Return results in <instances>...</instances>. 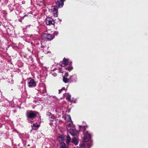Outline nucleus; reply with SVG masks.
<instances>
[{
  "label": "nucleus",
  "mask_w": 148,
  "mask_h": 148,
  "mask_svg": "<svg viewBox=\"0 0 148 148\" xmlns=\"http://www.w3.org/2000/svg\"><path fill=\"white\" fill-rule=\"evenodd\" d=\"M38 113V112L36 111L32 110H28L26 113V115L28 119L33 120L36 118L37 114Z\"/></svg>",
  "instance_id": "obj_1"
},
{
  "label": "nucleus",
  "mask_w": 148,
  "mask_h": 148,
  "mask_svg": "<svg viewBox=\"0 0 148 148\" xmlns=\"http://www.w3.org/2000/svg\"><path fill=\"white\" fill-rule=\"evenodd\" d=\"M54 38L53 34H51L47 33H45L42 34L41 36V38L42 40L46 41H51Z\"/></svg>",
  "instance_id": "obj_2"
},
{
  "label": "nucleus",
  "mask_w": 148,
  "mask_h": 148,
  "mask_svg": "<svg viewBox=\"0 0 148 148\" xmlns=\"http://www.w3.org/2000/svg\"><path fill=\"white\" fill-rule=\"evenodd\" d=\"M27 79L29 80L28 83V86L29 87L33 88L36 86V82L33 79L29 77Z\"/></svg>",
  "instance_id": "obj_3"
},
{
  "label": "nucleus",
  "mask_w": 148,
  "mask_h": 148,
  "mask_svg": "<svg viewBox=\"0 0 148 148\" xmlns=\"http://www.w3.org/2000/svg\"><path fill=\"white\" fill-rule=\"evenodd\" d=\"M65 0H55L56 5L58 8L62 7L64 5V2Z\"/></svg>",
  "instance_id": "obj_4"
},
{
  "label": "nucleus",
  "mask_w": 148,
  "mask_h": 148,
  "mask_svg": "<svg viewBox=\"0 0 148 148\" xmlns=\"http://www.w3.org/2000/svg\"><path fill=\"white\" fill-rule=\"evenodd\" d=\"M58 7L56 6H52L51 8V11L53 12V14L54 17H57L58 16Z\"/></svg>",
  "instance_id": "obj_5"
},
{
  "label": "nucleus",
  "mask_w": 148,
  "mask_h": 148,
  "mask_svg": "<svg viewBox=\"0 0 148 148\" xmlns=\"http://www.w3.org/2000/svg\"><path fill=\"white\" fill-rule=\"evenodd\" d=\"M77 78L76 74H73L71 75L69 78V82H76L77 81Z\"/></svg>",
  "instance_id": "obj_6"
},
{
  "label": "nucleus",
  "mask_w": 148,
  "mask_h": 148,
  "mask_svg": "<svg viewBox=\"0 0 148 148\" xmlns=\"http://www.w3.org/2000/svg\"><path fill=\"white\" fill-rule=\"evenodd\" d=\"M89 148L90 145L86 142H83L81 143L79 145V147L77 148Z\"/></svg>",
  "instance_id": "obj_7"
},
{
  "label": "nucleus",
  "mask_w": 148,
  "mask_h": 148,
  "mask_svg": "<svg viewBox=\"0 0 148 148\" xmlns=\"http://www.w3.org/2000/svg\"><path fill=\"white\" fill-rule=\"evenodd\" d=\"M46 23L47 25H54V21L51 18L49 17L47 18L46 19Z\"/></svg>",
  "instance_id": "obj_8"
},
{
  "label": "nucleus",
  "mask_w": 148,
  "mask_h": 148,
  "mask_svg": "<svg viewBox=\"0 0 148 148\" xmlns=\"http://www.w3.org/2000/svg\"><path fill=\"white\" fill-rule=\"evenodd\" d=\"M69 59L65 58H64L63 61L61 62V65L62 67H65L69 63Z\"/></svg>",
  "instance_id": "obj_9"
},
{
  "label": "nucleus",
  "mask_w": 148,
  "mask_h": 148,
  "mask_svg": "<svg viewBox=\"0 0 148 148\" xmlns=\"http://www.w3.org/2000/svg\"><path fill=\"white\" fill-rule=\"evenodd\" d=\"M46 115L49 116V120L53 122L54 119V115L52 114L49 112H47Z\"/></svg>",
  "instance_id": "obj_10"
},
{
  "label": "nucleus",
  "mask_w": 148,
  "mask_h": 148,
  "mask_svg": "<svg viewBox=\"0 0 148 148\" xmlns=\"http://www.w3.org/2000/svg\"><path fill=\"white\" fill-rule=\"evenodd\" d=\"M84 139L85 140H87V141L89 140L91 138V136L90 134L88 133V131H86L84 133Z\"/></svg>",
  "instance_id": "obj_11"
},
{
  "label": "nucleus",
  "mask_w": 148,
  "mask_h": 148,
  "mask_svg": "<svg viewBox=\"0 0 148 148\" xmlns=\"http://www.w3.org/2000/svg\"><path fill=\"white\" fill-rule=\"evenodd\" d=\"M78 132L76 130L73 129H71L69 130V133L73 136L76 135Z\"/></svg>",
  "instance_id": "obj_12"
},
{
  "label": "nucleus",
  "mask_w": 148,
  "mask_h": 148,
  "mask_svg": "<svg viewBox=\"0 0 148 148\" xmlns=\"http://www.w3.org/2000/svg\"><path fill=\"white\" fill-rule=\"evenodd\" d=\"M72 142L75 145H76L78 144V141L75 137H73L72 139Z\"/></svg>",
  "instance_id": "obj_13"
},
{
  "label": "nucleus",
  "mask_w": 148,
  "mask_h": 148,
  "mask_svg": "<svg viewBox=\"0 0 148 148\" xmlns=\"http://www.w3.org/2000/svg\"><path fill=\"white\" fill-rule=\"evenodd\" d=\"M40 127V125L34 123L32 126V129L37 130Z\"/></svg>",
  "instance_id": "obj_14"
},
{
  "label": "nucleus",
  "mask_w": 148,
  "mask_h": 148,
  "mask_svg": "<svg viewBox=\"0 0 148 148\" xmlns=\"http://www.w3.org/2000/svg\"><path fill=\"white\" fill-rule=\"evenodd\" d=\"M73 69V67L71 65H70L69 66L65 68V69L68 70L69 72H70Z\"/></svg>",
  "instance_id": "obj_15"
},
{
  "label": "nucleus",
  "mask_w": 148,
  "mask_h": 148,
  "mask_svg": "<svg viewBox=\"0 0 148 148\" xmlns=\"http://www.w3.org/2000/svg\"><path fill=\"white\" fill-rule=\"evenodd\" d=\"M66 143L67 144H69L71 140V138L69 135H68L66 136Z\"/></svg>",
  "instance_id": "obj_16"
},
{
  "label": "nucleus",
  "mask_w": 148,
  "mask_h": 148,
  "mask_svg": "<svg viewBox=\"0 0 148 148\" xmlns=\"http://www.w3.org/2000/svg\"><path fill=\"white\" fill-rule=\"evenodd\" d=\"M66 144L64 142H61L60 148H66Z\"/></svg>",
  "instance_id": "obj_17"
},
{
  "label": "nucleus",
  "mask_w": 148,
  "mask_h": 148,
  "mask_svg": "<svg viewBox=\"0 0 148 148\" xmlns=\"http://www.w3.org/2000/svg\"><path fill=\"white\" fill-rule=\"evenodd\" d=\"M64 138V136H63L61 135L58 137V139L59 141H63Z\"/></svg>",
  "instance_id": "obj_18"
},
{
  "label": "nucleus",
  "mask_w": 148,
  "mask_h": 148,
  "mask_svg": "<svg viewBox=\"0 0 148 148\" xmlns=\"http://www.w3.org/2000/svg\"><path fill=\"white\" fill-rule=\"evenodd\" d=\"M63 81L64 83H66L68 81H69V79H67L66 77H63Z\"/></svg>",
  "instance_id": "obj_19"
},
{
  "label": "nucleus",
  "mask_w": 148,
  "mask_h": 148,
  "mask_svg": "<svg viewBox=\"0 0 148 148\" xmlns=\"http://www.w3.org/2000/svg\"><path fill=\"white\" fill-rule=\"evenodd\" d=\"M66 121L68 122H70L71 121V118L70 116H68V118L67 119L66 118Z\"/></svg>",
  "instance_id": "obj_20"
},
{
  "label": "nucleus",
  "mask_w": 148,
  "mask_h": 148,
  "mask_svg": "<svg viewBox=\"0 0 148 148\" xmlns=\"http://www.w3.org/2000/svg\"><path fill=\"white\" fill-rule=\"evenodd\" d=\"M66 99L69 101H70L71 99V96L69 95H68L66 97Z\"/></svg>",
  "instance_id": "obj_21"
},
{
  "label": "nucleus",
  "mask_w": 148,
  "mask_h": 148,
  "mask_svg": "<svg viewBox=\"0 0 148 148\" xmlns=\"http://www.w3.org/2000/svg\"><path fill=\"white\" fill-rule=\"evenodd\" d=\"M69 75V74L68 73H66L65 74L64 76V77H67Z\"/></svg>",
  "instance_id": "obj_22"
},
{
  "label": "nucleus",
  "mask_w": 148,
  "mask_h": 148,
  "mask_svg": "<svg viewBox=\"0 0 148 148\" xmlns=\"http://www.w3.org/2000/svg\"><path fill=\"white\" fill-rule=\"evenodd\" d=\"M71 125L72 124L71 123H69L68 125V126L69 127H71Z\"/></svg>",
  "instance_id": "obj_23"
},
{
  "label": "nucleus",
  "mask_w": 148,
  "mask_h": 148,
  "mask_svg": "<svg viewBox=\"0 0 148 148\" xmlns=\"http://www.w3.org/2000/svg\"><path fill=\"white\" fill-rule=\"evenodd\" d=\"M28 16V14H27L24 15L23 16V18H24L25 17H26V16Z\"/></svg>",
  "instance_id": "obj_24"
},
{
  "label": "nucleus",
  "mask_w": 148,
  "mask_h": 148,
  "mask_svg": "<svg viewBox=\"0 0 148 148\" xmlns=\"http://www.w3.org/2000/svg\"><path fill=\"white\" fill-rule=\"evenodd\" d=\"M62 89H60L59 90V93H60L62 91Z\"/></svg>",
  "instance_id": "obj_25"
},
{
  "label": "nucleus",
  "mask_w": 148,
  "mask_h": 148,
  "mask_svg": "<svg viewBox=\"0 0 148 148\" xmlns=\"http://www.w3.org/2000/svg\"><path fill=\"white\" fill-rule=\"evenodd\" d=\"M61 89H62V90H65V88L64 87H63Z\"/></svg>",
  "instance_id": "obj_26"
},
{
  "label": "nucleus",
  "mask_w": 148,
  "mask_h": 148,
  "mask_svg": "<svg viewBox=\"0 0 148 148\" xmlns=\"http://www.w3.org/2000/svg\"><path fill=\"white\" fill-rule=\"evenodd\" d=\"M69 62L70 63V64H71L72 63V62Z\"/></svg>",
  "instance_id": "obj_27"
}]
</instances>
